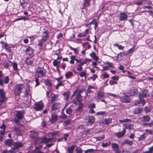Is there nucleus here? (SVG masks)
I'll list each match as a JSON object with an SVG mask.
<instances>
[{
    "instance_id": "1",
    "label": "nucleus",
    "mask_w": 153,
    "mask_h": 153,
    "mask_svg": "<svg viewBox=\"0 0 153 153\" xmlns=\"http://www.w3.org/2000/svg\"><path fill=\"white\" fill-rule=\"evenodd\" d=\"M84 92V90L82 89L79 90L77 94V101L79 103L78 108H77V111H82V109L83 107V104L82 103H80L82 100V97L81 96V94Z\"/></svg>"
},
{
    "instance_id": "2",
    "label": "nucleus",
    "mask_w": 153,
    "mask_h": 153,
    "mask_svg": "<svg viewBox=\"0 0 153 153\" xmlns=\"http://www.w3.org/2000/svg\"><path fill=\"white\" fill-rule=\"evenodd\" d=\"M25 88L23 84H19L16 85L14 87V93L16 95H19L22 90Z\"/></svg>"
},
{
    "instance_id": "3",
    "label": "nucleus",
    "mask_w": 153,
    "mask_h": 153,
    "mask_svg": "<svg viewBox=\"0 0 153 153\" xmlns=\"http://www.w3.org/2000/svg\"><path fill=\"white\" fill-rule=\"evenodd\" d=\"M46 71L42 67H39L36 70L35 75L37 77H41L45 75Z\"/></svg>"
},
{
    "instance_id": "4",
    "label": "nucleus",
    "mask_w": 153,
    "mask_h": 153,
    "mask_svg": "<svg viewBox=\"0 0 153 153\" xmlns=\"http://www.w3.org/2000/svg\"><path fill=\"white\" fill-rule=\"evenodd\" d=\"M13 147L10 150V153H16L18 152L17 150L23 146V145L22 143L16 142L14 143Z\"/></svg>"
},
{
    "instance_id": "5",
    "label": "nucleus",
    "mask_w": 153,
    "mask_h": 153,
    "mask_svg": "<svg viewBox=\"0 0 153 153\" xmlns=\"http://www.w3.org/2000/svg\"><path fill=\"white\" fill-rule=\"evenodd\" d=\"M43 107V104L42 101H40L35 103L33 106V108L36 111H38L42 110Z\"/></svg>"
},
{
    "instance_id": "6",
    "label": "nucleus",
    "mask_w": 153,
    "mask_h": 153,
    "mask_svg": "<svg viewBox=\"0 0 153 153\" xmlns=\"http://www.w3.org/2000/svg\"><path fill=\"white\" fill-rule=\"evenodd\" d=\"M85 120L87 121L88 125H91L94 122L95 118L92 116L88 115L86 117Z\"/></svg>"
},
{
    "instance_id": "7",
    "label": "nucleus",
    "mask_w": 153,
    "mask_h": 153,
    "mask_svg": "<svg viewBox=\"0 0 153 153\" xmlns=\"http://www.w3.org/2000/svg\"><path fill=\"white\" fill-rule=\"evenodd\" d=\"M111 148L115 153H121L120 151L119 145L115 143H112L111 144Z\"/></svg>"
},
{
    "instance_id": "8",
    "label": "nucleus",
    "mask_w": 153,
    "mask_h": 153,
    "mask_svg": "<svg viewBox=\"0 0 153 153\" xmlns=\"http://www.w3.org/2000/svg\"><path fill=\"white\" fill-rule=\"evenodd\" d=\"M119 20L123 21L126 20L128 18V16L124 12L120 13L119 15Z\"/></svg>"
},
{
    "instance_id": "9",
    "label": "nucleus",
    "mask_w": 153,
    "mask_h": 153,
    "mask_svg": "<svg viewBox=\"0 0 153 153\" xmlns=\"http://www.w3.org/2000/svg\"><path fill=\"white\" fill-rule=\"evenodd\" d=\"M126 130L125 128L123 129V130L121 131H119L117 133H115V134L118 138L122 137L124 136L125 134Z\"/></svg>"
},
{
    "instance_id": "10",
    "label": "nucleus",
    "mask_w": 153,
    "mask_h": 153,
    "mask_svg": "<svg viewBox=\"0 0 153 153\" xmlns=\"http://www.w3.org/2000/svg\"><path fill=\"white\" fill-rule=\"evenodd\" d=\"M31 137L35 140H37L39 139L38 134L35 131H31Z\"/></svg>"
},
{
    "instance_id": "11",
    "label": "nucleus",
    "mask_w": 153,
    "mask_h": 153,
    "mask_svg": "<svg viewBox=\"0 0 153 153\" xmlns=\"http://www.w3.org/2000/svg\"><path fill=\"white\" fill-rule=\"evenodd\" d=\"M105 95V93L104 91L100 89L97 94V98L99 100H101L104 97Z\"/></svg>"
},
{
    "instance_id": "12",
    "label": "nucleus",
    "mask_w": 153,
    "mask_h": 153,
    "mask_svg": "<svg viewBox=\"0 0 153 153\" xmlns=\"http://www.w3.org/2000/svg\"><path fill=\"white\" fill-rule=\"evenodd\" d=\"M61 107V105L59 103H56L53 104L51 107L52 110L55 111L57 110H59Z\"/></svg>"
},
{
    "instance_id": "13",
    "label": "nucleus",
    "mask_w": 153,
    "mask_h": 153,
    "mask_svg": "<svg viewBox=\"0 0 153 153\" xmlns=\"http://www.w3.org/2000/svg\"><path fill=\"white\" fill-rule=\"evenodd\" d=\"M70 95V92L69 91L64 92L63 94L64 100L67 102L68 101Z\"/></svg>"
},
{
    "instance_id": "14",
    "label": "nucleus",
    "mask_w": 153,
    "mask_h": 153,
    "mask_svg": "<svg viewBox=\"0 0 153 153\" xmlns=\"http://www.w3.org/2000/svg\"><path fill=\"white\" fill-rule=\"evenodd\" d=\"M150 119V117L149 115H143L140 118V120L142 121L147 122L149 121Z\"/></svg>"
},
{
    "instance_id": "15",
    "label": "nucleus",
    "mask_w": 153,
    "mask_h": 153,
    "mask_svg": "<svg viewBox=\"0 0 153 153\" xmlns=\"http://www.w3.org/2000/svg\"><path fill=\"white\" fill-rule=\"evenodd\" d=\"M13 140L11 139H8L6 140L5 142V144L9 147H11V146H13L14 144Z\"/></svg>"
},
{
    "instance_id": "16",
    "label": "nucleus",
    "mask_w": 153,
    "mask_h": 153,
    "mask_svg": "<svg viewBox=\"0 0 153 153\" xmlns=\"http://www.w3.org/2000/svg\"><path fill=\"white\" fill-rule=\"evenodd\" d=\"M43 36H42V38L45 40H47L49 37V33L47 30L44 29V31L43 32Z\"/></svg>"
},
{
    "instance_id": "17",
    "label": "nucleus",
    "mask_w": 153,
    "mask_h": 153,
    "mask_svg": "<svg viewBox=\"0 0 153 153\" xmlns=\"http://www.w3.org/2000/svg\"><path fill=\"white\" fill-rule=\"evenodd\" d=\"M16 115L17 118L21 120L23 118V112L21 111H18Z\"/></svg>"
},
{
    "instance_id": "18",
    "label": "nucleus",
    "mask_w": 153,
    "mask_h": 153,
    "mask_svg": "<svg viewBox=\"0 0 153 153\" xmlns=\"http://www.w3.org/2000/svg\"><path fill=\"white\" fill-rule=\"evenodd\" d=\"M111 118L105 119L102 121V123L103 124L109 125L111 123Z\"/></svg>"
},
{
    "instance_id": "19",
    "label": "nucleus",
    "mask_w": 153,
    "mask_h": 153,
    "mask_svg": "<svg viewBox=\"0 0 153 153\" xmlns=\"http://www.w3.org/2000/svg\"><path fill=\"white\" fill-rule=\"evenodd\" d=\"M58 118V117L57 115L54 114H52L51 119L50 120V121L52 123H54L57 120Z\"/></svg>"
},
{
    "instance_id": "20",
    "label": "nucleus",
    "mask_w": 153,
    "mask_h": 153,
    "mask_svg": "<svg viewBox=\"0 0 153 153\" xmlns=\"http://www.w3.org/2000/svg\"><path fill=\"white\" fill-rule=\"evenodd\" d=\"M129 97L128 96L125 95L121 98L122 101L123 102L128 103L130 102Z\"/></svg>"
},
{
    "instance_id": "21",
    "label": "nucleus",
    "mask_w": 153,
    "mask_h": 153,
    "mask_svg": "<svg viewBox=\"0 0 153 153\" xmlns=\"http://www.w3.org/2000/svg\"><path fill=\"white\" fill-rule=\"evenodd\" d=\"M25 51L30 55H32L33 53V50L30 47L28 46L25 50Z\"/></svg>"
},
{
    "instance_id": "22",
    "label": "nucleus",
    "mask_w": 153,
    "mask_h": 153,
    "mask_svg": "<svg viewBox=\"0 0 153 153\" xmlns=\"http://www.w3.org/2000/svg\"><path fill=\"white\" fill-rule=\"evenodd\" d=\"M4 75L2 72L0 71V85L3 86L4 85Z\"/></svg>"
},
{
    "instance_id": "23",
    "label": "nucleus",
    "mask_w": 153,
    "mask_h": 153,
    "mask_svg": "<svg viewBox=\"0 0 153 153\" xmlns=\"http://www.w3.org/2000/svg\"><path fill=\"white\" fill-rule=\"evenodd\" d=\"M143 111L142 109L137 107L134 110L133 112L135 114H138L141 113Z\"/></svg>"
},
{
    "instance_id": "24",
    "label": "nucleus",
    "mask_w": 153,
    "mask_h": 153,
    "mask_svg": "<svg viewBox=\"0 0 153 153\" xmlns=\"http://www.w3.org/2000/svg\"><path fill=\"white\" fill-rule=\"evenodd\" d=\"M97 151L98 152H103L104 151V150H94L92 149H88L87 150H85V153H91L94 151Z\"/></svg>"
},
{
    "instance_id": "25",
    "label": "nucleus",
    "mask_w": 153,
    "mask_h": 153,
    "mask_svg": "<svg viewBox=\"0 0 153 153\" xmlns=\"http://www.w3.org/2000/svg\"><path fill=\"white\" fill-rule=\"evenodd\" d=\"M133 144L132 141L128 139H125L123 143V144H127L129 146H131Z\"/></svg>"
},
{
    "instance_id": "26",
    "label": "nucleus",
    "mask_w": 153,
    "mask_h": 153,
    "mask_svg": "<svg viewBox=\"0 0 153 153\" xmlns=\"http://www.w3.org/2000/svg\"><path fill=\"white\" fill-rule=\"evenodd\" d=\"M148 134L146 133H144L140 135V137H138V139L139 140H144L146 137L148 136Z\"/></svg>"
},
{
    "instance_id": "27",
    "label": "nucleus",
    "mask_w": 153,
    "mask_h": 153,
    "mask_svg": "<svg viewBox=\"0 0 153 153\" xmlns=\"http://www.w3.org/2000/svg\"><path fill=\"white\" fill-rule=\"evenodd\" d=\"M14 131L16 132V135L18 136H21L22 135V131L19 128L15 127L14 129Z\"/></svg>"
},
{
    "instance_id": "28",
    "label": "nucleus",
    "mask_w": 153,
    "mask_h": 153,
    "mask_svg": "<svg viewBox=\"0 0 153 153\" xmlns=\"http://www.w3.org/2000/svg\"><path fill=\"white\" fill-rule=\"evenodd\" d=\"M89 29H88L85 30L84 32L80 33L78 35V36L79 37H85L87 34L88 33Z\"/></svg>"
},
{
    "instance_id": "29",
    "label": "nucleus",
    "mask_w": 153,
    "mask_h": 153,
    "mask_svg": "<svg viewBox=\"0 0 153 153\" xmlns=\"http://www.w3.org/2000/svg\"><path fill=\"white\" fill-rule=\"evenodd\" d=\"M25 96L26 97H27V96L30 95L31 96V92L29 89H26L25 91L24 92Z\"/></svg>"
},
{
    "instance_id": "30",
    "label": "nucleus",
    "mask_w": 153,
    "mask_h": 153,
    "mask_svg": "<svg viewBox=\"0 0 153 153\" xmlns=\"http://www.w3.org/2000/svg\"><path fill=\"white\" fill-rule=\"evenodd\" d=\"M144 109L145 113L147 114L150 112L151 110V107L150 106H146Z\"/></svg>"
},
{
    "instance_id": "31",
    "label": "nucleus",
    "mask_w": 153,
    "mask_h": 153,
    "mask_svg": "<svg viewBox=\"0 0 153 153\" xmlns=\"http://www.w3.org/2000/svg\"><path fill=\"white\" fill-rule=\"evenodd\" d=\"M46 40L43 39H42L40 40H39V43H38V45L40 47H42L44 42H45Z\"/></svg>"
},
{
    "instance_id": "32",
    "label": "nucleus",
    "mask_w": 153,
    "mask_h": 153,
    "mask_svg": "<svg viewBox=\"0 0 153 153\" xmlns=\"http://www.w3.org/2000/svg\"><path fill=\"white\" fill-rule=\"evenodd\" d=\"M146 93L145 92H143L142 93H140L138 96L139 99H143V97H146Z\"/></svg>"
},
{
    "instance_id": "33",
    "label": "nucleus",
    "mask_w": 153,
    "mask_h": 153,
    "mask_svg": "<svg viewBox=\"0 0 153 153\" xmlns=\"http://www.w3.org/2000/svg\"><path fill=\"white\" fill-rule=\"evenodd\" d=\"M0 95L1 98L2 99H4L5 97V94L4 92L3 89H0Z\"/></svg>"
},
{
    "instance_id": "34",
    "label": "nucleus",
    "mask_w": 153,
    "mask_h": 153,
    "mask_svg": "<svg viewBox=\"0 0 153 153\" xmlns=\"http://www.w3.org/2000/svg\"><path fill=\"white\" fill-rule=\"evenodd\" d=\"M111 142L109 141L108 143H102L101 144V146L103 147H107L109 146L111 144Z\"/></svg>"
},
{
    "instance_id": "35",
    "label": "nucleus",
    "mask_w": 153,
    "mask_h": 153,
    "mask_svg": "<svg viewBox=\"0 0 153 153\" xmlns=\"http://www.w3.org/2000/svg\"><path fill=\"white\" fill-rule=\"evenodd\" d=\"M74 147V146H72L71 147L68 148L67 151L68 153H72Z\"/></svg>"
},
{
    "instance_id": "36",
    "label": "nucleus",
    "mask_w": 153,
    "mask_h": 153,
    "mask_svg": "<svg viewBox=\"0 0 153 153\" xmlns=\"http://www.w3.org/2000/svg\"><path fill=\"white\" fill-rule=\"evenodd\" d=\"M27 4V3L24 0H22V1L20 2V5L22 6V7L23 8H24L26 6Z\"/></svg>"
},
{
    "instance_id": "37",
    "label": "nucleus",
    "mask_w": 153,
    "mask_h": 153,
    "mask_svg": "<svg viewBox=\"0 0 153 153\" xmlns=\"http://www.w3.org/2000/svg\"><path fill=\"white\" fill-rule=\"evenodd\" d=\"M26 63L28 65H31L33 64V61L32 60H30L29 59H27L26 60Z\"/></svg>"
},
{
    "instance_id": "38",
    "label": "nucleus",
    "mask_w": 153,
    "mask_h": 153,
    "mask_svg": "<svg viewBox=\"0 0 153 153\" xmlns=\"http://www.w3.org/2000/svg\"><path fill=\"white\" fill-rule=\"evenodd\" d=\"M91 59H85L82 62H80V65H83L84 64H86L88 62L90 61Z\"/></svg>"
},
{
    "instance_id": "39",
    "label": "nucleus",
    "mask_w": 153,
    "mask_h": 153,
    "mask_svg": "<svg viewBox=\"0 0 153 153\" xmlns=\"http://www.w3.org/2000/svg\"><path fill=\"white\" fill-rule=\"evenodd\" d=\"M94 89V87L93 86H92L90 85H89L87 90V93H90L92 92V91L91 90V89Z\"/></svg>"
},
{
    "instance_id": "40",
    "label": "nucleus",
    "mask_w": 153,
    "mask_h": 153,
    "mask_svg": "<svg viewBox=\"0 0 153 153\" xmlns=\"http://www.w3.org/2000/svg\"><path fill=\"white\" fill-rule=\"evenodd\" d=\"M73 74L72 72L71 71H69L66 73L65 74V76L67 79L68 78L70 77Z\"/></svg>"
},
{
    "instance_id": "41",
    "label": "nucleus",
    "mask_w": 153,
    "mask_h": 153,
    "mask_svg": "<svg viewBox=\"0 0 153 153\" xmlns=\"http://www.w3.org/2000/svg\"><path fill=\"white\" fill-rule=\"evenodd\" d=\"M137 90L136 89L133 88L131 90L130 92L131 94V95H135L137 93Z\"/></svg>"
},
{
    "instance_id": "42",
    "label": "nucleus",
    "mask_w": 153,
    "mask_h": 153,
    "mask_svg": "<svg viewBox=\"0 0 153 153\" xmlns=\"http://www.w3.org/2000/svg\"><path fill=\"white\" fill-rule=\"evenodd\" d=\"M60 62L56 60H54L53 62V65L54 66H57L60 64Z\"/></svg>"
},
{
    "instance_id": "43",
    "label": "nucleus",
    "mask_w": 153,
    "mask_h": 153,
    "mask_svg": "<svg viewBox=\"0 0 153 153\" xmlns=\"http://www.w3.org/2000/svg\"><path fill=\"white\" fill-rule=\"evenodd\" d=\"M9 77L8 76H6L4 78V83L5 84H7L9 83Z\"/></svg>"
},
{
    "instance_id": "44",
    "label": "nucleus",
    "mask_w": 153,
    "mask_h": 153,
    "mask_svg": "<svg viewBox=\"0 0 153 153\" xmlns=\"http://www.w3.org/2000/svg\"><path fill=\"white\" fill-rule=\"evenodd\" d=\"M105 138V135H103L102 136L100 137H96L95 138L97 140L100 141L104 139Z\"/></svg>"
},
{
    "instance_id": "45",
    "label": "nucleus",
    "mask_w": 153,
    "mask_h": 153,
    "mask_svg": "<svg viewBox=\"0 0 153 153\" xmlns=\"http://www.w3.org/2000/svg\"><path fill=\"white\" fill-rule=\"evenodd\" d=\"M153 152V146L149 148L148 151H146L144 153H152Z\"/></svg>"
},
{
    "instance_id": "46",
    "label": "nucleus",
    "mask_w": 153,
    "mask_h": 153,
    "mask_svg": "<svg viewBox=\"0 0 153 153\" xmlns=\"http://www.w3.org/2000/svg\"><path fill=\"white\" fill-rule=\"evenodd\" d=\"M88 108L89 109H93L95 108V105L93 103H91L88 105Z\"/></svg>"
},
{
    "instance_id": "47",
    "label": "nucleus",
    "mask_w": 153,
    "mask_h": 153,
    "mask_svg": "<svg viewBox=\"0 0 153 153\" xmlns=\"http://www.w3.org/2000/svg\"><path fill=\"white\" fill-rule=\"evenodd\" d=\"M138 103L141 104L143 105H144L146 103V102L144 100H143V99H140Z\"/></svg>"
},
{
    "instance_id": "48",
    "label": "nucleus",
    "mask_w": 153,
    "mask_h": 153,
    "mask_svg": "<svg viewBox=\"0 0 153 153\" xmlns=\"http://www.w3.org/2000/svg\"><path fill=\"white\" fill-rule=\"evenodd\" d=\"M106 112L105 111H99L96 113L97 115H104L105 114Z\"/></svg>"
},
{
    "instance_id": "49",
    "label": "nucleus",
    "mask_w": 153,
    "mask_h": 153,
    "mask_svg": "<svg viewBox=\"0 0 153 153\" xmlns=\"http://www.w3.org/2000/svg\"><path fill=\"white\" fill-rule=\"evenodd\" d=\"M38 77H36L35 78V81L36 83V84L35 85V87L39 85L40 83L39 82V79H38Z\"/></svg>"
},
{
    "instance_id": "50",
    "label": "nucleus",
    "mask_w": 153,
    "mask_h": 153,
    "mask_svg": "<svg viewBox=\"0 0 153 153\" xmlns=\"http://www.w3.org/2000/svg\"><path fill=\"white\" fill-rule=\"evenodd\" d=\"M46 137H44L40 139L41 142L42 143H46Z\"/></svg>"
},
{
    "instance_id": "51",
    "label": "nucleus",
    "mask_w": 153,
    "mask_h": 153,
    "mask_svg": "<svg viewBox=\"0 0 153 153\" xmlns=\"http://www.w3.org/2000/svg\"><path fill=\"white\" fill-rule=\"evenodd\" d=\"M12 65L15 70L16 71L17 70V65L16 62H13L12 64Z\"/></svg>"
},
{
    "instance_id": "52",
    "label": "nucleus",
    "mask_w": 153,
    "mask_h": 153,
    "mask_svg": "<svg viewBox=\"0 0 153 153\" xmlns=\"http://www.w3.org/2000/svg\"><path fill=\"white\" fill-rule=\"evenodd\" d=\"M63 125L65 126H67L70 124V120H67L64 122Z\"/></svg>"
},
{
    "instance_id": "53",
    "label": "nucleus",
    "mask_w": 153,
    "mask_h": 153,
    "mask_svg": "<svg viewBox=\"0 0 153 153\" xmlns=\"http://www.w3.org/2000/svg\"><path fill=\"white\" fill-rule=\"evenodd\" d=\"M63 85L62 82H60L58 83L56 86V89H58L59 87L62 86Z\"/></svg>"
},
{
    "instance_id": "54",
    "label": "nucleus",
    "mask_w": 153,
    "mask_h": 153,
    "mask_svg": "<svg viewBox=\"0 0 153 153\" xmlns=\"http://www.w3.org/2000/svg\"><path fill=\"white\" fill-rule=\"evenodd\" d=\"M66 112L67 114H70L72 112V110L70 108H69L66 110Z\"/></svg>"
},
{
    "instance_id": "55",
    "label": "nucleus",
    "mask_w": 153,
    "mask_h": 153,
    "mask_svg": "<svg viewBox=\"0 0 153 153\" xmlns=\"http://www.w3.org/2000/svg\"><path fill=\"white\" fill-rule=\"evenodd\" d=\"M134 47L130 49L128 51L127 54H130L133 52L134 51Z\"/></svg>"
},
{
    "instance_id": "56",
    "label": "nucleus",
    "mask_w": 153,
    "mask_h": 153,
    "mask_svg": "<svg viewBox=\"0 0 153 153\" xmlns=\"http://www.w3.org/2000/svg\"><path fill=\"white\" fill-rule=\"evenodd\" d=\"M146 125L149 127H151L153 125V120L151 121L150 123H146Z\"/></svg>"
},
{
    "instance_id": "57",
    "label": "nucleus",
    "mask_w": 153,
    "mask_h": 153,
    "mask_svg": "<svg viewBox=\"0 0 153 153\" xmlns=\"http://www.w3.org/2000/svg\"><path fill=\"white\" fill-rule=\"evenodd\" d=\"M97 77V74H94L93 76L90 77L91 79H93V80H94Z\"/></svg>"
},
{
    "instance_id": "58",
    "label": "nucleus",
    "mask_w": 153,
    "mask_h": 153,
    "mask_svg": "<svg viewBox=\"0 0 153 153\" xmlns=\"http://www.w3.org/2000/svg\"><path fill=\"white\" fill-rule=\"evenodd\" d=\"M109 84L111 85H113L114 84H117V82L111 80L109 81Z\"/></svg>"
},
{
    "instance_id": "59",
    "label": "nucleus",
    "mask_w": 153,
    "mask_h": 153,
    "mask_svg": "<svg viewBox=\"0 0 153 153\" xmlns=\"http://www.w3.org/2000/svg\"><path fill=\"white\" fill-rule=\"evenodd\" d=\"M53 138H46V143H48L51 142L53 140Z\"/></svg>"
},
{
    "instance_id": "60",
    "label": "nucleus",
    "mask_w": 153,
    "mask_h": 153,
    "mask_svg": "<svg viewBox=\"0 0 153 153\" xmlns=\"http://www.w3.org/2000/svg\"><path fill=\"white\" fill-rule=\"evenodd\" d=\"M57 97L58 96L57 95L53 94V95H51V98L52 100L53 101H54L56 100V98H57Z\"/></svg>"
},
{
    "instance_id": "61",
    "label": "nucleus",
    "mask_w": 153,
    "mask_h": 153,
    "mask_svg": "<svg viewBox=\"0 0 153 153\" xmlns=\"http://www.w3.org/2000/svg\"><path fill=\"white\" fill-rule=\"evenodd\" d=\"M123 54V53L120 52L119 53L117 56L116 57V58L117 59H118L119 58H120L122 56V54Z\"/></svg>"
},
{
    "instance_id": "62",
    "label": "nucleus",
    "mask_w": 153,
    "mask_h": 153,
    "mask_svg": "<svg viewBox=\"0 0 153 153\" xmlns=\"http://www.w3.org/2000/svg\"><path fill=\"white\" fill-rule=\"evenodd\" d=\"M111 79L113 80H116L118 81L119 79V76H114L111 77Z\"/></svg>"
},
{
    "instance_id": "63",
    "label": "nucleus",
    "mask_w": 153,
    "mask_h": 153,
    "mask_svg": "<svg viewBox=\"0 0 153 153\" xmlns=\"http://www.w3.org/2000/svg\"><path fill=\"white\" fill-rule=\"evenodd\" d=\"M82 150L79 148H77V153H82Z\"/></svg>"
},
{
    "instance_id": "64",
    "label": "nucleus",
    "mask_w": 153,
    "mask_h": 153,
    "mask_svg": "<svg viewBox=\"0 0 153 153\" xmlns=\"http://www.w3.org/2000/svg\"><path fill=\"white\" fill-rule=\"evenodd\" d=\"M86 75V73L85 72H81L79 75L81 77H83L84 76H85Z\"/></svg>"
}]
</instances>
